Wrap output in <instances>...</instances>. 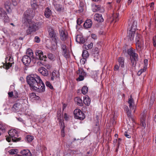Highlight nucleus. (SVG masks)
Returning <instances> with one entry per match:
<instances>
[{
	"label": "nucleus",
	"mask_w": 156,
	"mask_h": 156,
	"mask_svg": "<svg viewBox=\"0 0 156 156\" xmlns=\"http://www.w3.org/2000/svg\"><path fill=\"white\" fill-rule=\"evenodd\" d=\"M36 58L41 60L45 61L46 57L44 55L43 52L40 50H37L35 52Z\"/></svg>",
	"instance_id": "nucleus-11"
},
{
	"label": "nucleus",
	"mask_w": 156,
	"mask_h": 156,
	"mask_svg": "<svg viewBox=\"0 0 156 156\" xmlns=\"http://www.w3.org/2000/svg\"><path fill=\"white\" fill-rule=\"evenodd\" d=\"M154 2L151 3L149 5L151 10L153 9L154 8Z\"/></svg>",
	"instance_id": "nucleus-59"
},
{
	"label": "nucleus",
	"mask_w": 156,
	"mask_h": 156,
	"mask_svg": "<svg viewBox=\"0 0 156 156\" xmlns=\"http://www.w3.org/2000/svg\"><path fill=\"white\" fill-rule=\"evenodd\" d=\"M45 88H36L35 89V88H32V89H35L36 91L39 93H41L44 92L45 90Z\"/></svg>",
	"instance_id": "nucleus-46"
},
{
	"label": "nucleus",
	"mask_w": 156,
	"mask_h": 156,
	"mask_svg": "<svg viewBox=\"0 0 156 156\" xmlns=\"http://www.w3.org/2000/svg\"><path fill=\"white\" fill-rule=\"evenodd\" d=\"M119 68V66L118 65H115L114 67L115 70H118Z\"/></svg>",
	"instance_id": "nucleus-64"
},
{
	"label": "nucleus",
	"mask_w": 156,
	"mask_h": 156,
	"mask_svg": "<svg viewBox=\"0 0 156 156\" xmlns=\"http://www.w3.org/2000/svg\"><path fill=\"white\" fill-rule=\"evenodd\" d=\"M76 73L79 75H80L85 77H86L87 74L86 73L82 68H79V70L76 72Z\"/></svg>",
	"instance_id": "nucleus-29"
},
{
	"label": "nucleus",
	"mask_w": 156,
	"mask_h": 156,
	"mask_svg": "<svg viewBox=\"0 0 156 156\" xmlns=\"http://www.w3.org/2000/svg\"><path fill=\"white\" fill-rule=\"evenodd\" d=\"M55 43V44H52L49 48V49L52 51H55L56 49L57 43L56 44Z\"/></svg>",
	"instance_id": "nucleus-40"
},
{
	"label": "nucleus",
	"mask_w": 156,
	"mask_h": 156,
	"mask_svg": "<svg viewBox=\"0 0 156 156\" xmlns=\"http://www.w3.org/2000/svg\"><path fill=\"white\" fill-rule=\"evenodd\" d=\"M127 52L130 56L131 60H138V55L136 53L135 51L131 48L128 49Z\"/></svg>",
	"instance_id": "nucleus-9"
},
{
	"label": "nucleus",
	"mask_w": 156,
	"mask_h": 156,
	"mask_svg": "<svg viewBox=\"0 0 156 156\" xmlns=\"http://www.w3.org/2000/svg\"><path fill=\"white\" fill-rule=\"evenodd\" d=\"M76 41L79 43L83 44L85 42V39L80 35H78L76 36Z\"/></svg>",
	"instance_id": "nucleus-24"
},
{
	"label": "nucleus",
	"mask_w": 156,
	"mask_h": 156,
	"mask_svg": "<svg viewBox=\"0 0 156 156\" xmlns=\"http://www.w3.org/2000/svg\"><path fill=\"white\" fill-rule=\"evenodd\" d=\"M26 140L28 142H30L34 139V136H33L27 135L26 136Z\"/></svg>",
	"instance_id": "nucleus-39"
},
{
	"label": "nucleus",
	"mask_w": 156,
	"mask_h": 156,
	"mask_svg": "<svg viewBox=\"0 0 156 156\" xmlns=\"http://www.w3.org/2000/svg\"><path fill=\"white\" fill-rule=\"evenodd\" d=\"M61 48L62 51V52H65L67 51L66 46L64 44H62L61 45Z\"/></svg>",
	"instance_id": "nucleus-51"
},
{
	"label": "nucleus",
	"mask_w": 156,
	"mask_h": 156,
	"mask_svg": "<svg viewBox=\"0 0 156 156\" xmlns=\"http://www.w3.org/2000/svg\"><path fill=\"white\" fill-rule=\"evenodd\" d=\"M118 60L119 65L122 67H124V58L123 57H119L118 58Z\"/></svg>",
	"instance_id": "nucleus-33"
},
{
	"label": "nucleus",
	"mask_w": 156,
	"mask_h": 156,
	"mask_svg": "<svg viewBox=\"0 0 156 156\" xmlns=\"http://www.w3.org/2000/svg\"><path fill=\"white\" fill-rule=\"evenodd\" d=\"M128 102L129 104V107L130 109H133L135 108L136 106L132 95H130V98H129Z\"/></svg>",
	"instance_id": "nucleus-14"
},
{
	"label": "nucleus",
	"mask_w": 156,
	"mask_h": 156,
	"mask_svg": "<svg viewBox=\"0 0 156 156\" xmlns=\"http://www.w3.org/2000/svg\"><path fill=\"white\" fill-rule=\"evenodd\" d=\"M8 134L10 137H7L6 138V140L8 142H10L11 139L14 142L19 141L21 139L20 137H18V132L15 129L9 130Z\"/></svg>",
	"instance_id": "nucleus-4"
},
{
	"label": "nucleus",
	"mask_w": 156,
	"mask_h": 156,
	"mask_svg": "<svg viewBox=\"0 0 156 156\" xmlns=\"http://www.w3.org/2000/svg\"><path fill=\"white\" fill-rule=\"evenodd\" d=\"M48 57L50 60H52L54 58V56L51 53H49L48 55Z\"/></svg>",
	"instance_id": "nucleus-49"
},
{
	"label": "nucleus",
	"mask_w": 156,
	"mask_h": 156,
	"mask_svg": "<svg viewBox=\"0 0 156 156\" xmlns=\"http://www.w3.org/2000/svg\"><path fill=\"white\" fill-rule=\"evenodd\" d=\"M94 19L99 22H102L104 20L101 14H95L94 16Z\"/></svg>",
	"instance_id": "nucleus-18"
},
{
	"label": "nucleus",
	"mask_w": 156,
	"mask_h": 156,
	"mask_svg": "<svg viewBox=\"0 0 156 156\" xmlns=\"http://www.w3.org/2000/svg\"><path fill=\"white\" fill-rule=\"evenodd\" d=\"M61 134L62 136L63 137H64L65 136V131H64V127L62 128V130H61Z\"/></svg>",
	"instance_id": "nucleus-61"
},
{
	"label": "nucleus",
	"mask_w": 156,
	"mask_h": 156,
	"mask_svg": "<svg viewBox=\"0 0 156 156\" xmlns=\"http://www.w3.org/2000/svg\"><path fill=\"white\" fill-rule=\"evenodd\" d=\"M124 135L126 137L128 138H131L130 135L128 134V133L126 132H125Z\"/></svg>",
	"instance_id": "nucleus-62"
},
{
	"label": "nucleus",
	"mask_w": 156,
	"mask_h": 156,
	"mask_svg": "<svg viewBox=\"0 0 156 156\" xmlns=\"http://www.w3.org/2000/svg\"><path fill=\"white\" fill-rule=\"evenodd\" d=\"M119 14L118 13H114L112 16V21L116 22L119 20Z\"/></svg>",
	"instance_id": "nucleus-32"
},
{
	"label": "nucleus",
	"mask_w": 156,
	"mask_h": 156,
	"mask_svg": "<svg viewBox=\"0 0 156 156\" xmlns=\"http://www.w3.org/2000/svg\"><path fill=\"white\" fill-rule=\"evenodd\" d=\"M20 154L23 155L25 156H31V154L29 150L28 149H24L22 150L20 152Z\"/></svg>",
	"instance_id": "nucleus-27"
},
{
	"label": "nucleus",
	"mask_w": 156,
	"mask_h": 156,
	"mask_svg": "<svg viewBox=\"0 0 156 156\" xmlns=\"http://www.w3.org/2000/svg\"><path fill=\"white\" fill-rule=\"evenodd\" d=\"M9 60V62H7V61L3 65V68L6 69H9L10 67H11L12 63L13 62V58L12 57L11 55L9 56V57H6V60Z\"/></svg>",
	"instance_id": "nucleus-10"
},
{
	"label": "nucleus",
	"mask_w": 156,
	"mask_h": 156,
	"mask_svg": "<svg viewBox=\"0 0 156 156\" xmlns=\"http://www.w3.org/2000/svg\"><path fill=\"white\" fill-rule=\"evenodd\" d=\"M79 76V77L76 79V80L78 81H81L83 80L84 79V77H85V76L80 75Z\"/></svg>",
	"instance_id": "nucleus-48"
},
{
	"label": "nucleus",
	"mask_w": 156,
	"mask_h": 156,
	"mask_svg": "<svg viewBox=\"0 0 156 156\" xmlns=\"http://www.w3.org/2000/svg\"><path fill=\"white\" fill-rule=\"evenodd\" d=\"M144 67H145V69H147V67L148 64V60L147 59H145L144 61Z\"/></svg>",
	"instance_id": "nucleus-58"
},
{
	"label": "nucleus",
	"mask_w": 156,
	"mask_h": 156,
	"mask_svg": "<svg viewBox=\"0 0 156 156\" xmlns=\"http://www.w3.org/2000/svg\"><path fill=\"white\" fill-rule=\"evenodd\" d=\"M45 84L47 87H49V88H53L52 86L49 81H46Z\"/></svg>",
	"instance_id": "nucleus-52"
},
{
	"label": "nucleus",
	"mask_w": 156,
	"mask_h": 156,
	"mask_svg": "<svg viewBox=\"0 0 156 156\" xmlns=\"http://www.w3.org/2000/svg\"><path fill=\"white\" fill-rule=\"evenodd\" d=\"M48 31L49 33V37L51 38L52 41H53L56 44L57 43L58 38L57 37V35L54 31L53 28L50 27L48 29Z\"/></svg>",
	"instance_id": "nucleus-5"
},
{
	"label": "nucleus",
	"mask_w": 156,
	"mask_h": 156,
	"mask_svg": "<svg viewBox=\"0 0 156 156\" xmlns=\"http://www.w3.org/2000/svg\"><path fill=\"white\" fill-rule=\"evenodd\" d=\"M51 11L48 8L45 9L44 15L47 18H49L51 15Z\"/></svg>",
	"instance_id": "nucleus-28"
},
{
	"label": "nucleus",
	"mask_w": 156,
	"mask_h": 156,
	"mask_svg": "<svg viewBox=\"0 0 156 156\" xmlns=\"http://www.w3.org/2000/svg\"><path fill=\"white\" fill-rule=\"evenodd\" d=\"M135 40L136 42H138L139 41H140V40H143V39L142 37L140 34H137Z\"/></svg>",
	"instance_id": "nucleus-43"
},
{
	"label": "nucleus",
	"mask_w": 156,
	"mask_h": 156,
	"mask_svg": "<svg viewBox=\"0 0 156 156\" xmlns=\"http://www.w3.org/2000/svg\"><path fill=\"white\" fill-rule=\"evenodd\" d=\"M35 41L37 43H39L40 41V40L39 37L37 36H36L34 38Z\"/></svg>",
	"instance_id": "nucleus-57"
},
{
	"label": "nucleus",
	"mask_w": 156,
	"mask_h": 156,
	"mask_svg": "<svg viewBox=\"0 0 156 156\" xmlns=\"http://www.w3.org/2000/svg\"><path fill=\"white\" fill-rule=\"evenodd\" d=\"M36 96L35 94L34 93H32L30 94V97L31 99L33 100L34 98Z\"/></svg>",
	"instance_id": "nucleus-55"
},
{
	"label": "nucleus",
	"mask_w": 156,
	"mask_h": 156,
	"mask_svg": "<svg viewBox=\"0 0 156 156\" xmlns=\"http://www.w3.org/2000/svg\"><path fill=\"white\" fill-rule=\"evenodd\" d=\"M75 118L80 120L83 119L85 117L84 113L79 109H76L74 111Z\"/></svg>",
	"instance_id": "nucleus-7"
},
{
	"label": "nucleus",
	"mask_w": 156,
	"mask_h": 156,
	"mask_svg": "<svg viewBox=\"0 0 156 156\" xmlns=\"http://www.w3.org/2000/svg\"><path fill=\"white\" fill-rule=\"evenodd\" d=\"M92 56L95 58L94 61L99 58V49L98 48L96 47L93 50Z\"/></svg>",
	"instance_id": "nucleus-17"
},
{
	"label": "nucleus",
	"mask_w": 156,
	"mask_h": 156,
	"mask_svg": "<svg viewBox=\"0 0 156 156\" xmlns=\"http://www.w3.org/2000/svg\"><path fill=\"white\" fill-rule=\"evenodd\" d=\"M82 22L83 21L80 18L78 19L77 20V23L78 25H80L82 23Z\"/></svg>",
	"instance_id": "nucleus-60"
},
{
	"label": "nucleus",
	"mask_w": 156,
	"mask_h": 156,
	"mask_svg": "<svg viewBox=\"0 0 156 156\" xmlns=\"http://www.w3.org/2000/svg\"><path fill=\"white\" fill-rule=\"evenodd\" d=\"M131 22L132 23L131 28L127 30L128 40L130 41H133L134 39V34L137 29V21L134 20L133 17L129 20L128 23L129 25L131 24Z\"/></svg>",
	"instance_id": "nucleus-3"
},
{
	"label": "nucleus",
	"mask_w": 156,
	"mask_h": 156,
	"mask_svg": "<svg viewBox=\"0 0 156 156\" xmlns=\"http://www.w3.org/2000/svg\"><path fill=\"white\" fill-rule=\"evenodd\" d=\"M57 117L59 121V124L62 126V121L61 119V115H59L57 116Z\"/></svg>",
	"instance_id": "nucleus-47"
},
{
	"label": "nucleus",
	"mask_w": 156,
	"mask_h": 156,
	"mask_svg": "<svg viewBox=\"0 0 156 156\" xmlns=\"http://www.w3.org/2000/svg\"><path fill=\"white\" fill-rule=\"evenodd\" d=\"M144 46V43L143 40H140L138 42H136V47L137 49H141Z\"/></svg>",
	"instance_id": "nucleus-26"
},
{
	"label": "nucleus",
	"mask_w": 156,
	"mask_h": 156,
	"mask_svg": "<svg viewBox=\"0 0 156 156\" xmlns=\"http://www.w3.org/2000/svg\"><path fill=\"white\" fill-rule=\"evenodd\" d=\"M57 77V74L55 72H52L51 75V80H53L54 79H56Z\"/></svg>",
	"instance_id": "nucleus-38"
},
{
	"label": "nucleus",
	"mask_w": 156,
	"mask_h": 156,
	"mask_svg": "<svg viewBox=\"0 0 156 156\" xmlns=\"http://www.w3.org/2000/svg\"><path fill=\"white\" fill-rule=\"evenodd\" d=\"M22 61L26 66H28L31 61V58L28 55L24 56L22 59Z\"/></svg>",
	"instance_id": "nucleus-13"
},
{
	"label": "nucleus",
	"mask_w": 156,
	"mask_h": 156,
	"mask_svg": "<svg viewBox=\"0 0 156 156\" xmlns=\"http://www.w3.org/2000/svg\"><path fill=\"white\" fill-rule=\"evenodd\" d=\"M137 60H131V65L133 67H135L136 66V62Z\"/></svg>",
	"instance_id": "nucleus-54"
},
{
	"label": "nucleus",
	"mask_w": 156,
	"mask_h": 156,
	"mask_svg": "<svg viewBox=\"0 0 156 156\" xmlns=\"http://www.w3.org/2000/svg\"><path fill=\"white\" fill-rule=\"evenodd\" d=\"M92 11L94 12L99 11L101 12H104V10L103 8L100 5H95L93 6Z\"/></svg>",
	"instance_id": "nucleus-15"
},
{
	"label": "nucleus",
	"mask_w": 156,
	"mask_h": 156,
	"mask_svg": "<svg viewBox=\"0 0 156 156\" xmlns=\"http://www.w3.org/2000/svg\"><path fill=\"white\" fill-rule=\"evenodd\" d=\"M64 119L66 120H67L68 119L69 117L67 116L66 113H65L64 115Z\"/></svg>",
	"instance_id": "nucleus-63"
},
{
	"label": "nucleus",
	"mask_w": 156,
	"mask_h": 156,
	"mask_svg": "<svg viewBox=\"0 0 156 156\" xmlns=\"http://www.w3.org/2000/svg\"><path fill=\"white\" fill-rule=\"evenodd\" d=\"M53 4L55 9L57 11L59 12L63 11L64 8L62 5L55 3H54Z\"/></svg>",
	"instance_id": "nucleus-20"
},
{
	"label": "nucleus",
	"mask_w": 156,
	"mask_h": 156,
	"mask_svg": "<svg viewBox=\"0 0 156 156\" xmlns=\"http://www.w3.org/2000/svg\"><path fill=\"white\" fill-rule=\"evenodd\" d=\"M18 152V150L16 149H11L8 151V153L10 154L13 155L16 154Z\"/></svg>",
	"instance_id": "nucleus-37"
},
{
	"label": "nucleus",
	"mask_w": 156,
	"mask_h": 156,
	"mask_svg": "<svg viewBox=\"0 0 156 156\" xmlns=\"http://www.w3.org/2000/svg\"><path fill=\"white\" fill-rule=\"evenodd\" d=\"M92 22L90 20H87L83 24L84 27L88 29L90 28L92 25Z\"/></svg>",
	"instance_id": "nucleus-21"
},
{
	"label": "nucleus",
	"mask_w": 156,
	"mask_h": 156,
	"mask_svg": "<svg viewBox=\"0 0 156 156\" xmlns=\"http://www.w3.org/2000/svg\"><path fill=\"white\" fill-rule=\"evenodd\" d=\"M82 56L83 58H87L89 56L88 51L87 50H83V51Z\"/></svg>",
	"instance_id": "nucleus-34"
},
{
	"label": "nucleus",
	"mask_w": 156,
	"mask_h": 156,
	"mask_svg": "<svg viewBox=\"0 0 156 156\" xmlns=\"http://www.w3.org/2000/svg\"><path fill=\"white\" fill-rule=\"evenodd\" d=\"M124 110L126 112L127 117L129 118V119H131L132 120V121L134 122L135 120L133 115L131 114V110L129 109L128 107L126 106L125 107Z\"/></svg>",
	"instance_id": "nucleus-12"
},
{
	"label": "nucleus",
	"mask_w": 156,
	"mask_h": 156,
	"mask_svg": "<svg viewBox=\"0 0 156 156\" xmlns=\"http://www.w3.org/2000/svg\"><path fill=\"white\" fill-rule=\"evenodd\" d=\"M60 35L61 39L62 41H65L67 37V33L66 31L61 30H59Z\"/></svg>",
	"instance_id": "nucleus-16"
},
{
	"label": "nucleus",
	"mask_w": 156,
	"mask_h": 156,
	"mask_svg": "<svg viewBox=\"0 0 156 156\" xmlns=\"http://www.w3.org/2000/svg\"><path fill=\"white\" fill-rule=\"evenodd\" d=\"M26 54L27 55L29 56L30 58L31 57H33V53L32 50L31 49L28 48L27 50Z\"/></svg>",
	"instance_id": "nucleus-35"
},
{
	"label": "nucleus",
	"mask_w": 156,
	"mask_h": 156,
	"mask_svg": "<svg viewBox=\"0 0 156 156\" xmlns=\"http://www.w3.org/2000/svg\"><path fill=\"white\" fill-rule=\"evenodd\" d=\"M38 0H31V5L33 9H36L39 6V3Z\"/></svg>",
	"instance_id": "nucleus-22"
},
{
	"label": "nucleus",
	"mask_w": 156,
	"mask_h": 156,
	"mask_svg": "<svg viewBox=\"0 0 156 156\" xmlns=\"http://www.w3.org/2000/svg\"><path fill=\"white\" fill-rule=\"evenodd\" d=\"M63 55L66 58H68L70 56V53L69 52L66 51L62 52Z\"/></svg>",
	"instance_id": "nucleus-44"
},
{
	"label": "nucleus",
	"mask_w": 156,
	"mask_h": 156,
	"mask_svg": "<svg viewBox=\"0 0 156 156\" xmlns=\"http://www.w3.org/2000/svg\"><path fill=\"white\" fill-rule=\"evenodd\" d=\"M39 72L44 76H47L48 75L47 70L44 68L41 67L38 69Z\"/></svg>",
	"instance_id": "nucleus-23"
},
{
	"label": "nucleus",
	"mask_w": 156,
	"mask_h": 156,
	"mask_svg": "<svg viewBox=\"0 0 156 156\" xmlns=\"http://www.w3.org/2000/svg\"><path fill=\"white\" fill-rule=\"evenodd\" d=\"M11 5V2L9 0L6 1L4 4L5 8L6 9L7 11L9 12H10L11 11L10 8Z\"/></svg>",
	"instance_id": "nucleus-25"
},
{
	"label": "nucleus",
	"mask_w": 156,
	"mask_h": 156,
	"mask_svg": "<svg viewBox=\"0 0 156 156\" xmlns=\"http://www.w3.org/2000/svg\"><path fill=\"white\" fill-rule=\"evenodd\" d=\"M27 81L31 88H44L45 85L40 77L37 75H29L27 77Z\"/></svg>",
	"instance_id": "nucleus-1"
},
{
	"label": "nucleus",
	"mask_w": 156,
	"mask_h": 156,
	"mask_svg": "<svg viewBox=\"0 0 156 156\" xmlns=\"http://www.w3.org/2000/svg\"><path fill=\"white\" fill-rule=\"evenodd\" d=\"M141 122L143 126H144V124L143 123L145 121V117H146V114L145 113L144 114H142L141 115Z\"/></svg>",
	"instance_id": "nucleus-41"
},
{
	"label": "nucleus",
	"mask_w": 156,
	"mask_h": 156,
	"mask_svg": "<svg viewBox=\"0 0 156 156\" xmlns=\"http://www.w3.org/2000/svg\"><path fill=\"white\" fill-rule=\"evenodd\" d=\"M88 88H82V92L83 94H85L87 92Z\"/></svg>",
	"instance_id": "nucleus-50"
},
{
	"label": "nucleus",
	"mask_w": 156,
	"mask_h": 156,
	"mask_svg": "<svg viewBox=\"0 0 156 156\" xmlns=\"http://www.w3.org/2000/svg\"><path fill=\"white\" fill-rule=\"evenodd\" d=\"M21 106V105L20 103H16L13 106L12 110L14 112H16L19 110Z\"/></svg>",
	"instance_id": "nucleus-19"
},
{
	"label": "nucleus",
	"mask_w": 156,
	"mask_h": 156,
	"mask_svg": "<svg viewBox=\"0 0 156 156\" xmlns=\"http://www.w3.org/2000/svg\"><path fill=\"white\" fill-rule=\"evenodd\" d=\"M25 25L28 26L27 30V35L31 34L32 32L38 30L41 25V23L39 22H35L31 21V20L25 19L23 23Z\"/></svg>",
	"instance_id": "nucleus-2"
},
{
	"label": "nucleus",
	"mask_w": 156,
	"mask_h": 156,
	"mask_svg": "<svg viewBox=\"0 0 156 156\" xmlns=\"http://www.w3.org/2000/svg\"><path fill=\"white\" fill-rule=\"evenodd\" d=\"M24 18L23 20V23L25 19L31 20L35 15V11L32 9H28L24 13Z\"/></svg>",
	"instance_id": "nucleus-6"
},
{
	"label": "nucleus",
	"mask_w": 156,
	"mask_h": 156,
	"mask_svg": "<svg viewBox=\"0 0 156 156\" xmlns=\"http://www.w3.org/2000/svg\"><path fill=\"white\" fill-rule=\"evenodd\" d=\"M153 45L154 46H156V36H155L153 37Z\"/></svg>",
	"instance_id": "nucleus-56"
},
{
	"label": "nucleus",
	"mask_w": 156,
	"mask_h": 156,
	"mask_svg": "<svg viewBox=\"0 0 156 156\" xmlns=\"http://www.w3.org/2000/svg\"><path fill=\"white\" fill-rule=\"evenodd\" d=\"M6 128V126L4 124L2 123H0V129L3 132H4L5 131Z\"/></svg>",
	"instance_id": "nucleus-42"
},
{
	"label": "nucleus",
	"mask_w": 156,
	"mask_h": 156,
	"mask_svg": "<svg viewBox=\"0 0 156 156\" xmlns=\"http://www.w3.org/2000/svg\"><path fill=\"white\" fill-rule=\"evenodd\" d=\"M90 99L88 96H86L84 99L83 102L85 105L89 106L90 104Z\"/></svg>",
	"instance_id": "nucleus-31"
},
{
	"label": "nucleus",
	"mask_w": 156,
	"mask_h": 156,
	"mask_svg": "<svg viewBox=\"0 0 156 156\" xmlns=\"http://www.w3.org/2000/svg\"><path fill=\"white\" fill-rule=\"evenodd\" d=\"M0 19L2 20L5 23L8 22L9 19L5 12L0 8Z\"/></svg>",
	"instance_id": "nucleus-8"
},
{
	"label": "nucleus",
	"mask_w": 156,
	"mask_h": 156,
	"mask_svg": "<svg viewBox=\"0 0 156 156\" xmlns=\"http://www.w3.org/2000/svg\"><path fill=\"white\" fill-rule=\"evenodd\" d=\"M87 61V58H83L80 60V62L81 64L84 65Z\"/></svg>",
	"instance_id": "nucleus-53"
},
{
	"label": "nucleus",
	"mask_w": 156,
	"mask_h": 156,
	"mask_svg": "<svg viewBox=\"0 0 156 156\" xmlns=\"http://www.w3.org/2000/svg\"><path fill=\"white\" fill-rule=\"evenodd\" d=\"M75 101L77 103V105L80 106L83 105L82 101L80 97H76L75 99Z\"/></svg>",
	"instance_id": "nucleus-30"
},
{
	"label": "nucleus",
	"mask_w": 156,
	"mask_h": 156,
	"mask_svg": "<svg viewBox=\"0 0 156 156\" xmlns=\"http://www.w3.org/2000/svg\"><path fill=\"white\" fill-rule=\"evenodd\" d=\"M146 69H145V67H144L143 69H140L138 71L137 73V75L138 76H140L141 74L146 70Z\"/></svg>",
	"instance_id": "nucleus-45"
},
{
	"label": "nucleus",
	"mask_w": 156,
	"mask_h": 156,
	"mask_svg": "<svg viewBox=\"0 0 156 156\" xmlns=\"http://www.w3.org/2000/svg\"><path fill=\"white\" fill-rule=\"evenodd\" d=\"M93 47V43L92 42L90 43V44L88 45H83V48H85L86 50L90 49L92 48Z\"/></svg>",
	"instance_id": "nucleus-36"
}]
</instances>
